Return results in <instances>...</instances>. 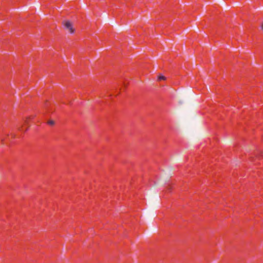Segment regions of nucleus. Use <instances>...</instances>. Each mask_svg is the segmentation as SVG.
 Instances as JSON below:
<instances>
[{
    "label": "nucleus",
    "instance_id": "2",
    "mask_svg": "<svg viewBox=\"0 0 263 263\" xmlns=\"http://www.w3.org/2000/svg\"><path fill=\"white\" fill-rule=\"evenodd\" d=\"M158 79L159 80H165V77L163 76H160L159 77Z\"/></svg>",
    "mask_w": 263,
    "mask_h": 263
},
{
    "label": "nucleus",
    "instance_id": "1",
    "mask_svg": "<svg viewBox=\"0 0 263 263\" xmlns=\"http://www.w3.org/2000/svg\"><path fill=\"white\" fill-rule=\"evenodd\" d=\"M64 27L71 33L74 32V29L73 28L71 23L68 21H65L64 23Z\"/></svg>",
    "mask_w": 263,
    "mask_h": 263
},
{
    "label": "nucleus",
    "instance_id": "3",
    "mask_svg": "<svg viewBox=\"0 0 263 263\" xmlns=\"http://www.w3.org/2000/svg\"><path fill=\"white\" fill-rule=\"evenodd\" d=\"M48 124H50V125H53L54 124V122L53 121H49L48 122Z\"/></svg>",
    "mask_w": 263,
    "mask_h": 263
}]
</instances>
